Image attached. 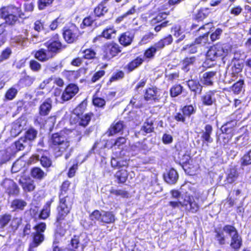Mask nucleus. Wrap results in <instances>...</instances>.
I'll return each mask as SVG.
<instances>
[{"label":"nucleus","instance_id":"35","mask_svg":"<svg viewBox=\"0 0 251 251\" xmlns=\"http://www.w3.org/2000/svg\"><path fill=\"white\" fill-rule=\"evenodd\" d=\"M11 217L12 215L8 213L0 216V232L4 231L5 227L11 221Z\"/></svg>","mask_w":251,"mask_h":251},{"label":"nucleus","instance_id":"5","mask_svg":"<svg viewBox=\"0 0 251 251\" xmlns=\"http://www.w3.org/2000/svg\"><path fill=\"white\" fill-rule=\"evenodd\" d=\"M60 204L58 207L57 222L60 223L65 217L70 212L72 208L73 201L67 195L61 197L59 196Z\"/></svg>","mask_w":251,"mask_h":251},{"label":"nucleus","instance_id":"50","mask_svg":"<svg viewBox=\"0 0 251 251\" xmlns=\"http://www.w3.org/2000/svg\"><path fill=\"white\" fill-rule=\"evenodd\" d=\"M130 104L136 108H139L142 106L143 103L141 96L139 95H135L133 96L132 99L130 100Z\"/></svg>","mask_w":251,"mask_h":251},{"label":"nucleus","instance_id":"32","mask_svg":"<svg viewBox=\"0 0 251 251\" xmlns=\"http://www.w3.org/2000/svg\"><path fill=\"white\" fill-rule=\"evenodd\" d=\"M214 239L218 242L219 245H224L226 244V236L221 228H217L214 229Z\"/></svg>","mask_w":251,"mask_h":251},{"label":"nucleus","instance_id":"14","mask_svg":"<svg viewBox=\"0 0 251 251\" xmlns=\"http://www.w3.org/2000/svg\"><path fill=\"white\" fill-rule=\"evenodd\" d=\"M78 86L75 84H69L64 90L61 96L63 101H68L73 98L78 92Z\"/></svg>","mask_w":251,"mask_h":251},{"label":"nucleus","instance_id":"33","mask_svg":"<svg viewBox=\"0 0 251 251\" xmlns=\"http://www.w3.org/2000/svg\"><path fill=\"white\" fill-rule=\"evenodd\" d=\"M186 83L189 89L196 94H200L201 92L202 87L197 80L193 79L189 80Z\"/></svg>","mask_w":251,"mask_h":251},{"label":"nucleus","instance_id":"53","mask_svg":"<svg viewBox=\"0 0 251 251\" xmlns=\"http://www.w3.org/2000/svg\"><path fill=\"white\" fill-rule=\"evenodd\" d=\"M241 164L243 166L251 164V150L241 158Z\"/></svg>","mask_w":251,"mask_h":251},{"label":"nucleus","instance_id":"27","mask_svg":"<svg viewBox=\"0 0 251 251\" xmlns=\"http://www.w3.org/2000/svg\"><path fill=\"white\" fill-rule=\"evenodd\" d=\"M92 116H93L92 113H88L84 115H82L77 117H74V119H76V123H78L79 126H81L85 127L88 125Z\"/></svg>","mask_w":251,"mask_h":251},{"label":"nucleus","instance_id":"26","mask_svg":"<svg viewBox=\"0 0 251 251\" xmlns=\"http://www.w3.org/2000/svg\"><path fill=\"white\" fill-rule=\"evenodd\" d=\"M124 126L123 122L122 121L113 123L109 128L106 134L108 136H113L122 131L124 128Z\"/></svg>","mask_w":251,"mask_h":251},{"label":"nucleus","instance_id":"51","mask_svg":"<svg viewBox=\"0 0 251 251\" xmlns=\"http://www.w3.org/2000/svg\"><path fill=\"white\" fill-rule=\"evenodd\" d=\"M37 134V131L35 129L30 128L25 132V136L22 137L25 138L30 143L31 141L33 140L36 137Z\"/></svg>","mask_w":251,"mask_h":251},{"label":"nucleus","instance_id":"8","mask_svg":"<svg viewBox=\"0 0 251 251\" xmlns=\"http://www.w3.org/2000/svg\"><path fill=\"white\" fill-rule=\"evenodd\" d=\"M28 30L24 29L23 30L22 34L15 37L13 40L18 45L23 47L27 46L29 42L36 44L42 41V38L38 34H32L30 40L28 38Z\"/></svg>","mask_w":251,"mask_h":251},{"label":"nucleus","instance_id":"62","mask_svg":"<svg viewBox=\"0 0 251 251\" xmlns=\"http://www.w3.org/2000/svg\"><path fill=\"white\" fill-rule=\"evenodd\" d=\"M180 163L182 164H189V161L190 160V156L186 153H178Z\"/></svg>","mask_w":251,"mask_h":251},{"label":"nucleus","instance_id":"57","mask_svg":"<svg viewBox=\"0 0 251 251\" xmlns=\"http://www.w3.org/2000/svg\"><path fill=\"white\" fill-rule=\"evenodd\" d=\"M126 142V138L123 137H120L115 140L113 144H112L110 148H111L114 147H117L119 149H122Z\"/></svg>","mask_w":251,"mask_h":251},{"label":"nucleus","instance_id":"43","mask_svg":"<svg viewBox=\"0 0 251 251\" xmlns=\"http://www.w3.org/2000/svg\"><path fill=\"white\" fill-rule=\"evenodd\" d=\"M143 62V59L140 57H138L129 63L127 66L128 72H132L135 68L139 66Z\"/></svg>","mask_w":251,"mask_h":251},{"label":"nucleus","instance_id":"9","mask_svg":"<svg viewBox=\"0 0 251 251\" xmlns=\"http://www.w3.org/2000/svg\"><path fill=\"white\" fill-rule=\"evenodd\" d=\"M90 218L92 221H98L105 224L113 223L115 221V217L112 212L99 210L94 211L90 215Z\"/></svg>","mask_w":251,"mask_h":251},{"label":"nucleus","instance_id":"45","mask_svg":"<svg viewBox=\"0 0 251 251\" xmlns=\"http://www.w3.org/2000/svg\"><path fill=\"white\" fill-rule=\"evenodd\" d=\"M87 106V103L85 101H83L80 103L73 111V114L75 116V117H77L83 115Z\"/></svg>","mask_w":251,"mask_h":251},{"label":"nucleus","instance_id":"48","mask_svg":"<svg viewBox=\"0 0 251 251\" xmlns=\"http://www.w3.org/2000/svg\"><path fill=\"white\" fill-rule=\"evenodd\" d=\"M238 173L236 170L234 168L231 169L226 176V181L227 183H232L236 179Z\"/></svg>","mask_w":251,"mask_h":251},{"label":"nucleus","instance_id":"18","mask_svg":"<svg viewBox=\"0 0 251 251\" xmlns=\"http://www.w3.org/2000/svg\"><path fill=\"white\" fill-rule=\"evenodd\" d=\"M212 131L213 128L212 126L210 125H206L202 132L201 138L203 143L206 144L207 146L208 145V144L213 142V138L211 136Z\"/></svg>","mask_w":251,"mask_h":251},{"label":"nucleus","instance_id":"63","mask_svg":"<svg viewBox=\"0 0 251 251\" xmlns=\"http://www.w3.org/2000/svg\"><path fill=\"white\" fill-rule=\"evenodd\" d=\"M96 20V18L94 19L92 17L90 16L86 17L84 19L82 23L80 25V26L82 28H83L85 26H90Z\"/></svg>","mask_w":251,"mask_h":251},{"label":"nucleus","instance_id":"34","mask_svg":"<svg viewBox=\"0 0 251 251\" xmlns=\"http://www.w3.org/2000/svg\"><path fill=\"white\" fill-rule=\"evenodd\" d=\"M20 183L25 191H32L34 190L35 187L34 181L31 179L20 180Z\"/></svg>","mask_w":251,"mask_h":251},{"label":"nucleus","instance_id":"17","mask_svg":"<svg viewBox=\"0 0 251 251\" xmlns=\"http://www.w3.org/2000/svg\"><path fill=\"white\" fill-rule=\"evenodd\" d=\"M160 91L156 87L151 86L146 89L144 98L146 100H158L160 99Z\"/></svg>","mask_w":251,"mask_h":251},{"label":"nucleus","instance_id":"38","mask_svg":"<svg viewBox=\"0 0 251 251\" xmlns=\"http://www.w3.org/2000/svg\"><path fill=\"white\" fill-rule=\"evenodd\" d=\"M242 244L241 237L238 233L231 238L230 247L235 251H238Z\"/></svg>","mask_w":251,"mask_h":251},{"label":"nucleus","instance_id":"42","mask_svg":"<svg viewBox=\"0 0 251 251\" xmlns=\"http://www.w3.org/2000/svg\"><path fill=\"white\" fill-rule=\"evenodd\" d=\"M196 60L195 56L185 58L182 61V69L185 72H188L190 70V66L193 65Z\"/></svg>","mask_w":251,"mask_h":251},{"label":"nucleus","instance_id":"46","mask_svg":"<svg viewBox=\"0 0 251 251\" xmlns=\"http://www.w3.org/2000/svg\"><path fill=\"white\" fill-rule=\"evenodd\" d=\"M128 174L126 170H121L115 174V177L118 180L119 182L124 183L126 182Z\"/></svg>","mask_w":251,"mask_h":251},{"label":"nucleus","instance_id":"61","mask_svg":"<svg viewBox=\"0 0 251 251\" xmlns=\"http://www.w3.org/2000/svg\"><path fill=\"white\" fill-rule=\"evenodd\" d=\"M110 193L123 198H128L129 196V193L127 191L121 189L116 190L112 189L110 190Z\"/></svg>","mask_w":251,"mask_h":251},{"label":"nucleus","instance_id":"55","mask_svg":"<svg viewBox=\"0 0 251 251\" xmlns=\"http://www.w3.org/2000/svg\"><path fill=\"white\" fill-rule=\"evenodd\" d=\"M182 87L180 85H175L170 89V95L173 97H175L181 93Z\"/></svg>","mask_w":251,"mask_h":251},{"label":"nucleus","instance_id":"36","mask_svg":"<svg viewBox=\"0 0 251 251\" xmlns=\"http://www.w3.org/2000/svg\"><path fill=\"white\" fill-rule=\"evenodd\" d=\"M30 145V142L22 137L14 143V146L18 151H23L25 148L29 147Z\"/></svg>","mask_w":251,"mask_h":251},{"label":"nucleus","instance_id":"28","mask_svg":"<svg viewBox=\"0 0 251 251\" xmlns=\"http://www.w3.org/2000/svg\"><path fill=\"white\" fill-rule=\"evenodd\" d=\"M216 91H209L207 92L202 97V101L204 104L211 105L216 100Z\"/></svg>","mask_w":251,"mask_h":251},{"label":"nucleus","instance_id":"3","mask_svg":"<svg viewBox=\"0 0 251 251\" xmlns=\"http://www.w3.org/2000/svg\"><path fill=\"white\" fill-rule=\"evenodd\" d=\"M230 50V46L228 44H217L211 47L207 52V59L216 61L223 59L227 55Z\"/></svg>","mask_w":251,"mask_h":251},{"label":"nucleus","instance_id":"4","mask_svg":"<svg viewBox=\"0 0 251 251\" xmlns=\"http://www.w3.org/2000/svg\"><path fill=\"white\" fill-rule=\"evenodd\" d=\"M46 229V225L45 223H40L33 227L35 230L31 233L32 242L30 244V248H35L41 245L45 240L44 232Z\"/></svg>","mask_w":251,"mask_h":251},{"label":"nucleus","instance_id":"47","mask_svg":"<svg viewBox=\"0 0 251 251\" xmlns=\"http://www.w3.org/2000/svg\"><path fill=\"white\" fill-rule=\"evenodd\" d=\"M18 92V91L15 86L12 87L7 91L5 95V99L9 100H12L15 98Z\"/></svg>","mask_w":251,"mask_h":251},{"label":"nucleus","instance_id":"29","mask_svg":"<svg viewBox=\"0 0 251 251\" xmlns=\"http://www.w3.org/2000/svg\"><path fill=\"white\" fill-rule=\"evenodd\" d=\"M26 205L27 203L25 201L22 199H16L11 202L10 207L12 211H15L23 210Z\"/></svg>","mask_w":251,"mask_h":251},{"label":"nucleus","instance_id":"56","mask_svg":"<svg viewBox=\"0 0 251 251\" xmlns=\"http://www.w3.org/2000/svg\"><path fill=\"white\" fill-rule=\"evenodd\" d=\"M208 42V33H206L196 39L195 43L197 45L204 46Z\"/></svg>","mask_w":251,"mask_h":251},{"label":"nucleus","instance_id":"24","mask_svg":"<svg viewBox=\"0 0 251 251\" xmlns=\"http://www.w3.org/2000/svg\"><path fill=\"white\" fill-rule=\"evenodd\" d=\"M178 178V174L174 169H170L166 174L164 175V178L165 181L170 184L176 183Z\"/></svg>","mask_w":251,"mask_h":251},{"label":"nucleus","instance_id":"31","mask_svg":"<svg viewBox=\"0 0 251 251\" xmlns=\"http://www.w3.org/2000/svg\"><path fill=\"white\" fill-rule=\"evenodd\" d=\"M108 10L106 5L101 2L94 10L95 17L97 19V18L103 17Z\"/></svg>","mask_w":251,"mask_h":251},{"label":"nucleus","instance_id":"19","mask_svg":"<svg viewBox=\"0 0 251 251\" xmlns=\"http://www.w3.org/2000/svg\"><path fill=\"white\" fill-rule=\"evenodd\" d=\"M217 72L211 71L204 73L201 79V83L206 86H212L213 84Z\"/></svg>","mask_w":251,"mask_h":251},{"label":"nucleus","instance_id":"20","mask_svg":"<svg viewBox=\"0 0 251 251\" xmlns=\"http://www.w3.org/2000/svg\"><path fill=\"white\" fill-rule=\"evenodd\" d=\"M52 100L50 98L47 99L39 106V114L42 116H47L52 108Z\"/></svg>","mask_w":251,"mask_h":251},{"label":"nucleus","instance_id":"16","mask_svg":"<svg viewBox=\"0 0 251 251\" xmlns=\"http://www.w3.org/2000/svg\"><path fill=\"white\" fill-rule=\"evenodd\" d=\"M47 47L48 51L51 53H56L59 51L63 48L62 45L59 40L58 35H56L53 39L50 40L47 43Z\"/></svg>","mask_w":251,"mask_h":251},{"label":"nucleus","instance_id":"10","mask_svg":"<svg viewBox=\"0 0 251 251\" xmlns=\"http://www.w3.org/2000/svg\"><path fill=\"white\" fill-rule=\"evenodd\" d=\"M244 60L232 61L231 68L229 70V74L225 77L226 83H230L231 81H234L237 77V75L240 73L244 67Z\"/></svg>","mask_w":251,"mask_h":251},{"label":"nucleus","instance_id":"59","mask_svg":"<svg viewBox=\"0 0 251 251\" xmlns=\"http://www.w3.org/2000/svg\"><path fill=\"white\" fill-rule=\"evenodd\" d=\"M83 57L87 59H93L95 57L96 52L91 49H88L82 51Z\"/></svg>","mask_w":251,"mask_h":251},{"label":"nucleus","instance_id":"52","mask_svg":"<svg viewBox=\"0 0 251 251\" xmlns=\"http://www.w3.org/2000/svg\"><path fill=\"white\" fill-rule=\"evenodd\" d=\"M244 84L243 80H239L232 85L231 87L232 91L235 94H239L242 91Z\"/></svg>","mask_w":251,"mask_h":251},{"label":"nucleus","instance_id":"6","mask_svg":"<svg viewBox=\"0 0 251 251\" xmlns=\"http://www.w3.org/2000/svg\"><path fill=\"white\" fill-rule=\"evenodd\" d=\"M90 239L86 233H82L79 235H75L71 240L70 250L73 251H83L87 246Z\"/></svg>","mask_w":251,"mask_h":251},{"label":"nucleus","instance_id":"11","mask_svg":"<svg viewBox=\"0 0 251 251\" xmlns=\"http://www.w3.org/2000/svg\"><path fill=\"white\" fill-rule=\"evenodd\" d=\"M79 34L78 27L74 25L69 27H65L63 32V37L68 43H72L75 41Z\"/></svg>","mask_w":251,"mask_h":251},{"label":"nucleus","instance_id":"23","mask_svg":"<svg viewBox=\"0 0 251 251\" xmlns=\"http://www.w3.org/2000/svg\"><path fill=\"white\" fill-rule=\"evenodd\" d=\"M154 120L151 118L147 119L146 122L142 126L139 133L144 135H146L148 133H150L153 131L154 127L153 126Z\"/></svg>","mask_w":251,"mask_h":251},{"label":"nucleus","instance_id":"1","mask_svg":"<svg viewBox=\"0 0 251 251\" xmlns=\"http://www.w3.org/2000/svg\"><path fill=\"white\" fill-rule=\"evenodd\" d=\"M50 141L51 147L53 149L54 154L57 157L62 155L70 147V142L63 132L53 134Z\"/></svg>","mask_w":251,"mask_h":251},{"label":"nucleus","instance_id":"22","mask_svg":"<svg viewBox=\"0 0 251 251\" xmlns=\"http://www.w3.org/2000/svg\"><path fill=\"white\" fill-rule=\"evenodd\" d=\"M237 125V120H232L230 121L227 122L224 125H223L221 128V130L222 133L224 134L231 135L234 128Z\"/></svg>","mask_w":251,"mask_h":251},{"label":"nucleus","instance_id":"7","mask_svg":"<svg viewBox=\"0 0 251 251\" xmlns=\"http://www.w3.org/2000/svg\"><path fill=\"white\" fill-rule=\"evenodd\" d=\"M173 39L171 35H169L166 37L160 40L152 46L146 50L144 56L148 58H152L156 51L164 48L166 46L171 44Z\"/></svg>","mask_w":251,"mask_h":251},{"label":"nucleus","instance_id":"49","mask_svg":"<svg viewBox=\"0 0 251 251\" xmlns=\"http://www.w3.org/2000/svg\"><path fill=\"white\" fill-rule=\"evenodd\" d=\"M116 30L113 26L109 27L103 30L101 36L106 39H111L116 34Z\"/></svg>","mask_w":251,"mask_h":251},{"label":"nucleus","instance_id":"37","mask_svg":"<svg viewBox=\"0 0 251 251\" xmlns=\"http://www.w3.org/2000/svg\"><path fill=\"white\" fill-rule=\"evenodd\" d=\"M52 201H53L52 200L48 201L44 205L39 215L40 219L45 220L49 217L50 212V205Z\"/></svg>","mask_w":251,"mask_h":251},{"label":"nucleus","instance_id":"21","mask_svg":"<svg viewBox=\"0 0 251 251\" xmlns=\"http://www.w3.org/2000/svg\"><path fill=\"white\" fill-rule=\"evenodd\" d=\"M134 37V34L132 32L127 31L121 35L119 41L124 46H127L131 44Z\"/></svg>","mask_w":251,"mask_h":251},{"label":"nucleus","instance_id":"15","mask_svg":"<svg viewBox=\"0 0 251 251\" xmlns=\"http://www.w3.org/2000/svg\"><path fill=\"white\" fill-rule=\"evenodd\" d=\"M3 185L5 189L6 192L9 195L17 196L19 194L20 189L13 180L5 179L3 181Z\"/></svg>","mask_w":251,"mask_h":251},{"label":"nucleus","instance_id":"39","mask_svg":"<svg viewBox=\"0 0 251 251\" xmlns=\"http://www.w3.org/2000/svg\"><path fill=\"white\" fill-rule=\"evenodd\" d=\"M31 175L32 177L41 180L46 176V174L40 168L34 167L31 171Z\"/></svg>","mask_w":251,"mask_h":251},{"label":"nucleus","instance_id":"44","mask_svg":"<svg viewBox=\"0 0 251 251\" xmlns=\"http://www.w3.org/2000/svg\"><path fill=\"white\" fill-rule=\"evenodd\" d=\"M11 154L7 149L0 151V164L2 165L8 161L11 158Z\"/></svg>","mask_w":251,"mask_h":251},{"label":"nucleus","instance_id":"41","mask_svg":"<svg viewBox=\"0 0 251 251\" xmlns=\"http://www.w3.org/2000/svg\"><path fill=\"white\" fill-rule=\"evenodd\" d=\"M197 107L192 104L184 106L182 108V112L186 117H190L192 115L196 113Z\"/></svg>","mask_w":251,"mask_h":251},{"label":"nucleus","instance_id":"25","mask_svg":"<svg viewBox=\"0 0 251 251\" xmlns=\"http://www.w3.org/2000/svg\"><path fill=\"white\" fill-rule=\"evenodd\" d=\"M53 54L50 52L48 50L42 49L36 52L35 57L38 60L45 62L53 57Z\"/></svg>","mask_w":251,"mask_h":251},{"label":"nucleus","instance_id":"64","mask_svg":"<svg viewBox=\"0 0 251 251\" xmlns=\"http://www.w3.org/2000/svg\"><path fill=\"white\" fill-rule=\"evenodd\" d=\"M29 66L30 69L35 72H38L41 68V64L34 60H32L30 61Z\"/></svg>","mask_w":251,"mask_h":251},{"label":"nucleus","instance_id":"58","mask_svg":"<svg viewBox=\"0 0 251 251\" xmlns=\"http://www.w3.org/2000/svg\"><path fill=\"white\" fill-rule=\"evenodd\" d=\"M197 44H192L190 45H186L181 49L182 51H186L189 53H195L197 51Z\"/></svg>","mask_w":251,"mask_h":251},{"label":"nucleus","instance_id":"40","mask_svg":"<svg viewBox=\"0 0 251 251\" xmlns=\"http://www.w3.org/2000/svg\"><path fill=\"white\" fill-rule=\"evenodd\" d=\"M221 229L223 230V232L224 233H226L230 238L233 237L238 233L236 228L234 226L230 225H226L224 226V227L221 228Z\"/></svg>","mask_w":251,"mask_h":251},{"label":"nucleus","instance_id":"13","mask_svg":"<svg viewBox=\"0 0 251 251\" xmlns=\"http://www.w3.org/2000/svg\"><path fill=\"white\" fill-rule=\"evenodd\" d=\"M103 50L105 58L108 59L116 56L121 51L119 46L114 42L105 44L103 46Z\"/></svg>","mask_w":251,"mask_h":251},{"label":"nucleus","instance_id":"30","mask_svg":"<svg viewBox=\"0 0 251 251\" xmlns=\"http://www.w3.org/2000/svg\"><path fill=\"white\" fill-rule=\"evenodd\" d=\"M36 160H39L41 165L45 168H48L52 165V161L47 156L40 154L33 156Z\"/></svg>","mask_w":251,"mask_h":251},{"label":"nucleus","instance_id":"54","mask_svg":"<svg viewBox=\"0 0 251 251\" xmlns=\"http://www.w3.org/2000/svg\"><path fill=\"white\" fill-rule=\"evenodd\" d=\"M11 223L10 224V227L13 230L15 231L18 229L19 226L21 225L22 223V219L21 218L18 217H14L13 218H11Z\"/></svg>","mask_w":251,"mask_h":251},{"label":"nucleus","instance_id":"12","mask_svg":"<svg viewBox=\"0 0 251 251\" xmlns=\"http://www.w3.org/2000/svg\"><path fill=\"white\" fill-rule=\"evenodd\" d=\"M183 207L187 212L192 213H197L199 209L200 206L195 201L193 196L185 195L183 197Z\"/></svg>","mask_w":251,"mask_h":251},{"label":"nucleus","instance_id":"2","mask_svg":"<svg viewBox=\"0 0 251 251\" xmlns=\"http://www.w3.org/2000/svg\"><path fill=\"white\" fill-rule=\"evenodd\" d=\"M24 14L20 7L13 5L3 7L0 10V17L5 20L6 24L14 25L18 20V17L24 18Z\"/></svg>","mask_w":251,"mask_h":251},{"label":"nucleus","instance_id":"60","mask_svg":"<svg viewBox=\"0 0 251 251\" xmlns=\"http://www.w3.org/2000/svg\"><path fill=\"white\" fill-rule=\"evenodd\" d=\"M166 17L167 14L166 13H160L156 16V17L153 18L151 20V24L152 25H155L161 22L163 20L165 19Z\"/></svg>","mask_w":251,"mask_h":251}]
</instances>
